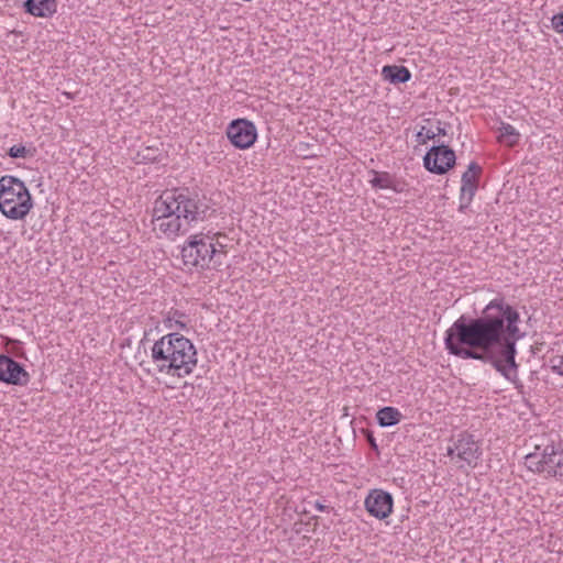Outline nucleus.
<instances>
[{
    "label": "nucleus",
    "mask_w": 563,
    "mask_h": 563,
    "mask_svg": "<svg viewBox=\"0 0 563 563\" xmlns=\"http://www.w3.org/2000/svg\"><path fill=\"white\" fill-rule=\"evenodd\" d=\"M519 312L503 298L489 301L478 317L462 314L445 331L451 355L490 364L516 388L522 387L516 362L517 341L523 338Z\"/></svg>",
    "instance_id": "f257e3e1"
},
{
    "label": "nucleus",
    "mask_w": 563,
    "mask_h": 563,
    "mask_svg": "<svg viewBox=\"0 0 563 563\" xmlns=\"http://www.w3.org/2000/svg\"><path fill=\"white\" fill-rule=\"evenodd\" d=\"M210 207L206 197L189 188L163 191L154 201V230L169 240L186 234L194 223L203 221Z\"/></svg>",
    "instance_id": "f03ea898"
},
{
    "label": "nucleus",
    "mask_w": 563,
    "mask_h": 563,
    "mask_svg": "<svg viewBox=\"0 0 563 563\" xmlns=\"http://www.w3.org/2000/svg\"><path fill=\"white\" fill-rule=\"evenodd\" d=\"M151 363L158 374L181 379L195 372L198 364L197 349L185 335L167 333L152 345Z\"/></svg>",
    "instance_id": "7ed1b4c3"
},
{
    "label": "nucleus",
    "mask_w": 563,
    "mask_h": 563,
    "mask_svg": "<svg viewBox=\"0 0 563 563\" xmlns=\"http://www.w3.org/2000/svg\"><path fill=\"white\" fill-rule=\"evenodd\" d=\"M224 245L219 242L217 234L199 232L191 234L181 246L184 265L192 268L209 269L222 264L225 255Z\"/></svg>",
    "instance_id": "20e7f679"
},
{
    "label": "nucleus",
    "mask_w": 563,
    "mask_h": 563,
    "mask_svg": "<svg viewBox=\"0 0 563 563\" xmlns=\"http://www.w3.org/2000/svg\"><path fill=\"white\" fill-rule=\"evenodd\" d=\"M34 207L32 195L23 180L12 175L0 177V212L9 220H24Z\"/></svg>",
    "instance_id": "39448f33"
},
{
    "label": "nucleus",
    "mask_w": 563,
    "mask_h": 563,
    "mask_svg": "<svg viewBox=\"0 0 563 563\" xmlns=\"http://www.w3.org/2000/svg\"><path fill=\"white\" fill-rule=\"evenodd\" d=\"M525 464L529 471L534 473L563 477V449L561 446L547 445L541 453L536 451L527 454Z\"/></svg>",
    "instance_id": "423d86ee"
},
{
    "label": "nucleus",
    "mask_w": 563,
    "mask_h": 563,
    "mask_svg": "<svg viewBox=\"0 0 563 563\" xmlns=\"http://www.w3.org/2000/svg\"><path fill=\"white\" fill-rule=\"evenodd\" d=\"M481 446L472 434L466 432L459 434L452 445L448 446V455L456 456L470 466H476L481 456Z\"/></svg>",
    "instance_id": "0eeeda50"
},
{
    "label": "nucleus",
    "mask_w": 563,
    "mask_h": 563,
    "mask_svg": "<svg viewBox=\"0 0 563 563\" xmlns=\"http://www.w3.org/2000/svg\"><path fill=\"white\" fill-rule=\"evenodd\" d=\"M455 153L446 145L432 146L423 157L424 167L437 175L445 174L455 164Z\"/></svg>",
    "instance_id": "6e6552de"
},
{
    "label": "nucleus",
    "mask_w": 563,
    "mask_h": 563,
    "mask_svg": "<svg viewBox=\"0 0 563 563\" xmlns=\"http://www.w3.org/2000/svg\"><path fill=\"white\" fill-rule=\"evenodd\" d=\"M227 136L236 148L245 150L255 143L257 130L253 122L246 119H236L228 125Z\"/></svg>",
    "instance_id": "1a4fd4ad"
},
{
    "label": "nucleus",
    "mask_w": 563,
    "mask_h": 563,
    "mask_svg": "<svg viewBox=\"0 0 563 563\" xmlns=\"http://www.w3.org/2000/svg\"><path fill=\"white\" fill-rule=\"evenodd\" d=\"M364 505L371 516L385 519L393 511L394 499L391 494L383 489H373L365 498Z\"/></svg>",
    "instance_id": "9d476101"
},
{
    "label": "nucleus",
    "mask_w": 563,
    "mask_h": 563,
    "mask_svg": "<svg viewBox=\"0 0 563 563\" xmlns=\"http://www.w3.org/2000/svg\"><path fill=\"white\" fill-rule=\"evenodd\" d=\"M30 380L29 373L10 356L0 354V382L23 386Z\"/></svg>",
    "instance_id": "9b49d317"
},
{
    "label": "nucleus",
    "mask_w": 563,
    "mask_h": 563,
    "mask_svg": "<svg viewBox=\"0 0 563 563\" xmlns=\"http://www.w3.org/2000/svg\"><path fill=\"white\" fill-rule=\"evenodd\" d=\"M479 173L481 167L475 162H472L470 163L467 170L462 175L461 200L462 202L465 201V206L472 201L477 190Z\"/></svg>",
    "instance_id": "f8f14e48"
},
{
    "label": "nucleus",
    "mask_w": 563,
    "mask_h": 563,
    "mask_svg": "<svg viewBox=\"0 0 563 563\" xmlns=\"http://www.w3.org/2000/svg\"><path fill=\"white\" fill-rule=\"evenodd\" d=\"M24 5L26 12L40 18H49L57 11L56 0H27Z\"/></svg>",
    "instance_id": "ddd939ff"
},
{
    "label": "nucleus",
    "mask_w": 563,
    "mask_h": 563,
    "mask_svg": "<svg viewBox=\"0 0 563 563\" xmlns=\"http://www.w3.org/2000/svg\"><path fill=\"white\" fill-rule=\"evenodd\" d=\"M382 75L385 80L394 85L405 84L409 81L411 78V73L409 71V69L405 66L398 65L384 66L382 69Z\"/></svg>",
    "instance_id": "4468645a"
},
{
    "label": "nucleus",
    "mask_w": 563,
    "mask_h": 563,
    "mask_svg": "<svg viewBox=\"0 0 563 563\" xmlns=\"http://www.w3.org/2000/svg\"><path fill=\"white\" fill-rule=\"evenodd\" d=\"M401 418V412L395 407L380 408L376 413V419L380 427H393L399 423Z\"/></svg>",
    "instance_id": "2eb2a0df"
},
{
    "label": "nucleus",
    "mask_w": 563,
    "mask_h": 563,
    "mask_svg": "<svg viewBox=\"0 0 563 563\" xmlns=\"http://www.w3.org/2000/svg\"><path fill=\"white\" fill-rule=\"evenodd\" d=\"M165 325L168 329L175 330H187L188 329V318L185 313L178 310H170L165 320Z\"/></svg>",
    "instance_id": "dca6fc26"
},
{
    "label": "nucleus",
    "mask_w": 563,
    "mask_h": 563,
    "mask_svg": "<svg viewBox=\"0 0 563 563\" xmlns=\"http://www.w3.org/2000/svg\"><path fill=\"white\" fill-rule=\"evenodd\" d=\"M499 141L506 143L508 146H514L519 141V132L508 123H501L499 128Z\"/></svg>",
    "instance_id": "f3484780"
},
{
    "label": "nucleus",
    "mask_w": 563,
    "mask_h": 563,
    "mask_svg": "<svg viewBox=\"0 0 563 563\" xmlns=\"http://www.w3.org/2000/svg\"><path fill=\"white\" fill-rule=\"evenodd\" d=\"M373 173L375 176L371 180V184L374 188L396 190V188L394 187V180L391 179L388 173H378L375 170Z\"/></svg>",
    "instance_id": "a211bd4d"
},
{
    "label": "nucleus",
    "mask_w": 563,
    "mask_h": 563,
    "mask_svg": "<svg viewBox=\"0 0 563 563\" xmlns=\"http://www.w3.org/2000/svg\"><path fill=\"white\" fill-rule=\"evenodd\" d=\"M551 369L558 375L563 376V355H553L549 360Z\"/></svg>",
    "instance_id": "6ab92c4d"
},
{
    "label": "nucleus",
    "mask_w": 563,
    "mask_h": 563,
    "mask_svg": "<svg viewBox=\"0 0 563 563\" xmlns=\"http://www.w3.org/2000/svg\"><path fill=\"white\" fill-rule=\"evenodd\" d=\"M27 150L23 145H13L9 148L8 155L12 158L26 157Z\"/></svg>",
    "instance_id": "aec40b11"
},
{
    "label": "nucleus",
    "mask_w": 563,
    "mask_h": 563,
    "mask_svg": "<svg viewBox=\"0 0 563 563\" xmlns=\"http://www.w3.org/2000/svg\"><path fill=\"white\" fill-rule=\"evenodd\" d=\"M437 134L431 130H426L424 126L417 133V141L420 144H426L428 140H433Z\"/></svg>",
    "instance_id": "412c9836"
},
{
    "label": "nucleus",
    "mask_w": 563,
    "mask_h": 563,
    "mask_svg": "<svg viewBox=\"0 0 563 563\" xmlns=\"http://www.w3.org/2000/svg\"><path fill=\"white\" fill-rule=\"evenodd\" d=\"M551 25L556 33L563 35V11L552 16Z\"/></svg>",
    "instance_id": "4be33fe9"
},
{
    "label": "nucleus",
    "mask_w": 563,
    "mask_h": 563,
    "mask_svg": "<svg viewBox=\"0 0 563 563\" xmlns=\"http://www.w3.org/2000/svg\"><path fill=\"white\" fill-rule=\"evenodd\" d=\"M435 134H437V135H445V134H446V131H445V129H444V128H442L441 125H439V126L437 128V133H435Z\"/></svg>",
    "instance_id": "5701e85b"
},
{
    "label": "nucleus",
    "mask_w": 563,
    "mask_h": 563,
    "mask_svg": "<svg viewBox=\"0 0 563 563\" xmlns=\"http://www.w3.org/2000/svg\"><path fill=\"white\" fill-rule=\"evenodd\" d=\"M324 509V506L319 503V511H322Z\"/></svg>",
    "instance_id": "b1692460"
}]
</instances>
